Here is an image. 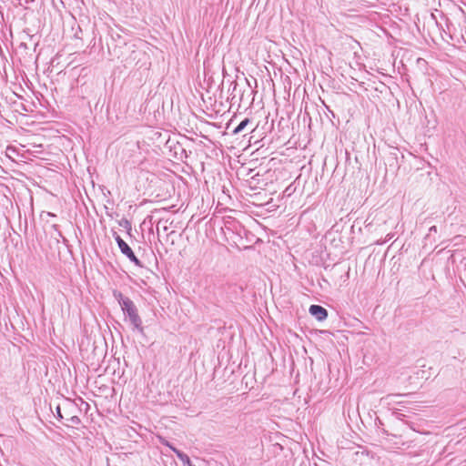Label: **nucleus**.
I'll use <instances>...</instances> for the list:
<instances>
[{
    "instance_id": "nucleus-12",
    "label": "nucleus",
    "mask_w": 466,
    "mask_h": 466,
    "mask_svg": "<svg viewBox=\"0 0 466 466\" xmlns=\"http://www.w3.org/2000/svg\"><path fill=\"white\" fill-rule=\"evenodd\" d=\"M429 232L430 233H431V232L436 233L437 232V227L436 226L431 227L430 229H429Z\"/></svg>"
},
{
    "instance_id": "nucleus-7",
    "label": "nucleus",
    "mask_w": 466,
    "mask_h": 466,
    "mask_svg": "<svg viewBox=\"0 0 466 466\" xmlns=\"http://www.w3.org/2000/svg\"><path fill=\"white\" fill-rule=\"evenodd\" d=\"M400 395L399 394H389L383 398L380 399V403L383 405L390 406L392 403L397 402L396 399L399 398Z\"/></svg>"
},
{
    "instance_id": "nucleus-1",
    "label": "nucleus",
    "mask_w": 466,
    "mask_h": 466,
    "mask_svg": "<svg viewBox=\"0 0 466 466\" xmlns=\"http://www.w3.org/2000/svg\"><path fill=\"white\" fill-rule=\"evenodd\" d=\"M147 193L150 197L147 201L161 202L167 200L174 191L173 186L167 177H158L152 175L147 177Z\"/></svg>"
},
{
    "instance_id": "nucleus-6",
    "label": "nucleus",
    "mask_w": 466,
    "mask_h": 466,
    "mask_svg": "<svg viewBox=\"0 0 466 466\" xmlns=\"http://www.w3.org/2000/svg\"><path fill=\"white\" fill-rule=\"evenodd\" d=\"M165 444L168 446L177 454V458L182 461V463L185 466H195L191 463V461L187 454L171 446L168 442H166Z\"/></svg>"
},
{
    "instance_id": "nucleus-13",
    "label": "nucleus",
    "mask_w": 466,
    "mask_h": 466,
    "mask_svg": "<svg viewBox=\"0 0 466 466\" xmlns=\"http://www.w3.org/2000/svg\"><path fill=\"white\" fill-rule=\"evenodd\" d=\"M46 216H48V217H55V215L53 213H50V212H47Z\"/></svg>"
},
{
    "instance_id": "nucleus-2",
    "label": "nucleus",
    "mask_w": 466,
    "mask_h": 466,
    "mask_svg": "<svg viewBox=\"0 0 466 466\" xmlns=\"http://www.w3.org/2000/svg\"><path fill=\"white\" fill-rule=\"evenodd\" d=\"M119 304L122 310L127 315L133 330L137 331L140 335L144 334L143 322L138 315L137 309L134 302L127 298L120 295Z\"/></svg>"
},
{
    "instance_id": "nucleus-10",
    "label": "nucleus",
    "mask_w": 466,
    "mask_h": 466,
    "mask_svg": "<svg viewBox=\"0 0 466 466\" xmlns=\"http://www.w3.org/2000/svg\"><path fill=\"white\" fill-rule=\"evenodd\" d=\"M70 420L73 422V423H78L79 422V419L78 417L76 416H73L70 418Z\"/></svg>"
},
{
    "instance_id": "nucleus-3",
    "label": "nucleus",
    "mask_w": 466,
    "mask_h": 466,
    "mask_svg": "<svg viewBox=\"0 0 466 466\" xmlns=\"http://www.w3.org/2000/svg\"><path fill=\"white\" fill-rule=\"evenodd\" d=\"M147 138L152 140L153 144H155L157 147H159L162 144H165L167 141V136L154 127L147 129Z\"/></svg>"
},
{
    "instance_id": "nucleus-4",
    "label": "nucleus",
    "mask_w": 466,
    "mask_h": 466,
    "mask_svg": "<svg viewBox=\"0 0 466 466\" xmlns=\"http://www.w3.org/2000/svg\"><path fill=\"white\" fill-rule=\"evenodd\" d=\"M116 239L122 253L125 254L136 264H139V260L136 258L130 247L119 236H117Z\"/></svg>"
},
{
    "instance_id": "nucleus-9",
    "label": "nucleus",
    "mask_w": 466,
    "mask_h": 466,
    "mask_svg": "<svg viewBox=\"0 0 466 466\" xmlns=\"http://www.w3.org/2000/svg\"><path fill=\"white\" fill-rule=\"evenodd\" d=\"M52 228H54L56 232H57V237H62V234L60 231H58V228H57V225L56 224H53L52 226Z\"/></svg>"
},
{
    "instance_id": "nucleus-5",
    "label": "nucleus",
    "mask_w": 466,
    "mask_h": 466,
    "mask_svg": "<svg viewBox=\"0 0 466 466\" xmlns=\"http://www.w3.org/2000/svg\"><path fill=\"white\" fill-rule=\"evenodd\" d=\"M309 313L318 320H324L328 317V311L321 306L311 305L309 309Z\"/></svg>"
},
{
    "instance_id": "nucleus-8",
    "label": "nucleus",
    "mask_w": 466,
    "mask_h": 466,
    "mask_svg": "<svg viewBox=\"0 0 466 466\" xmlns=\"http://www.w3.org/2000/svg\"><path fill=\"white\" fill-rule=\"evenodd\" d=\"M249 123V119L248 118H245L244 120H242L238 126L233 130V134H238L240 133L242 130H244V128L247 127V125Z\"/></svg>"
},
{
    "instance_id": "nucleus-11",
    "label": "nucleus",
    "mask_w": 466,
    "mask_h": 466,
    "mask_svg": "<svg viewBox=\"0 0 466 466\" xmlns=\"http://www.w3.org/2000/svg\"><path fill=\"white\" fill-rule=\"evenodd\" d=\"M56 414H57V417H58V418H60V419H62V418H63V416H62V414H61V410H60V407H59V406H57V407H56Z\"/></svg>"
}]
</instances>
